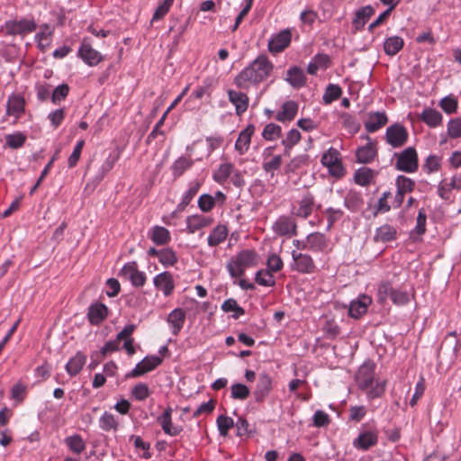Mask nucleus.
I'll return each mask as SVG.
<instances>
[{
  "label": "nucleus",
  "mask_w": 461,
  "mask_h": 461,
  "mask_svg": "<svg viewBox=\"0 0 461 461\" xmlns=\"http://www.w3.org/2000/svg\"><path fill=\"white\" fill-rule=\"evenodd\" d=\"M274 66L267 56H258L249 66L242 69L235 77V85L241 89H248L251 85L258 84L267 79Z\"/></svg>",
  "instance_id": "1"
},
{
  "label": "nucleus",
  "mask_w": 461,
  "mask_h": 461,
  "mask_svg": "<svg viewBox=\"0 0 461 461\" xmlns=\"http://www.w3.org/2000/svg\"><path fill=\"white\" fill-rule=\"evenodd\" d=\"M258 255L254 249H243L227 263L226 268L232 278L240 277L245 274L246 269L258 265Z\"/></svg>",
  "instance_id": "2"
},
{
  "label": "nucleus",
  "mask_w": 461,
  "mask_h": 461,
  "mask_svg": "<svg viewBox=\"0 0 461 461\" xmlns=\"http://www.w3.org/2000/svg\"><path fill=\"white\" fill-rule=\"evenodd\" d=\"M321 164L326 167L330 176L341 178L346 170L340 159V153L334 148H330L321 157Z\"/></svg>",
  "instance_id": "3"
},
{
  "label": "nucleus",
  "mask_w": 461,
  "mask_h": 461,
  "mask_svg": "<svg viewBox=\"0 0 461 461\" xmlns=\"http://www.w3.org/2000/svg\"><path fill=\"white\" fill-rule=\"evenodd\" d=\"M5 29L9 35L24 36L37 29V23L33 19L10 20L5 22Z\"/></svg>",
  "instance_id": "4"
},
{
  "label": "nucleus",
  "mask_w": 461,
  "mask_h": 461,
  "mask_svg": "<svg viewBox=\"0 0 461 461\" xmlns=\"http://www.w3.org/2000/svg\"><path fill=\"white\" fill-rule=\"evenodd\" d=\"M272 230L278 236L293 237L297 235V223L293 216L281 215L273 223Z\"/></svg>",
  "instance_id": "5"
},
{
  "label": "nucleus",
  "mask_w": 461,
  "mask_h": 461,
  "mask_svg": "<svg viewBox=\"0 0 461 461\" xmlns=\"http://www.w3.org/2000/svg\"><path fill=\"white\" fill-rule=\"evenodd\" d=\"M120 275L136 287H141L146 283V275L138 269V265L135 261L126 263L122 268Z\"/></svg>",
  "instance_id": "6"
},
{
  "label": "nucleus",
  "mask_w": 461,
  "mask_h": 461,
  "mask_svg": "<svg viewBox=\"0 0 461 461\" xmlns=\"http://www.w3.org/2000/svg\"><path fill=\"white\" fill-rule=\"evenodd\" d=\"M291 255L294 261L292 267L294 270L301 274H312L315 271L316 266L310 255L296 250H293Z\"/></svg>",
  "instance_id": "7"
},
{
  "label": "nucleus",
  "mask_w": 461,
  "mask_h": 461,
  "mask_svg": "<svg viewBox=\"0 0 461 461\" xmlns=\"http://www.w3.org/2000/svg\"><path fill=\"white\" fill-rule=\"evenodd\" d=\"M162 363L160 357L151 355L145 357L136 366L126 375L127 378L139 377L145 375L148 372L154 370Z\"/></svg>",
  "instance_id": "8"
},
{
  "label": "nucleus",
  "mask_w": 461,
  "mask_h": 461,
  "mask_svg": "<svg viewBox=\"0 0 461 461\" xmlns=\"http://www.w3.org/2000/svg\"><path fill=\"white\" fill-rule=\"evenodd\" d=\"M396 167L405 172H414L418 167V158L413 148H407L397 157Z\"/></svg>",
  "instance_id": "9"
},
{
  "label": "nucleus",
  "mask_w": 461,
  "mask_h": 461,
  "mask_svg": "<svg viewBox=\"0 0 461 461\" xmlns=\"http://www.w3.org/2000/svg\"><path fill=\"white\" fill-rule=\"evenodd\" d=\"M314 205V195L307 192L298 201V206H294L292 208V213L296 217L307 219L312 213Z\"/></svg>",
  "instance_id": "10"
},
{
  "label": "nucleus",
  "mask_w": 461,
  "mask_h": 461,
  "mask_svg": "<svg viewBox=\"0 0 461 461\" xmlns=\"http://www.w3.org/2000/svg\"><path fill=\"white\" fill-rule=\"evenodd\" d=\"M272 390V378L267 373H261L258 375V380L253 391V395L256 402H263Z\"/></svg>",
  "instance_id": "11"
},
{
  "label": "nucleus",
  "mask_w": 461,
  "mask_h": 461,
  "mask_svg": "<svg viewBox=\"0 0 461 461\" xmlns=\"http://www.w3.org/2000/svg\"><path fill=\"white\" fill-rule=\"evenodd\" d=\"M291 39L292 34L290 30L285 29L281 31L269 40L268 50L273 54H276L283 51L289 46Z\"/></svg>",
  "instance_id": "12"
},
{
  "label": "nucleus",
  "mask_w": 461,
  "mask_h": 461,
  "mask_svg": "<svg viewBox=\"0 0 461 461\" xmlns=\"http://www.w3.org/2000/svg\"><path fill=\"white\" fill-rule=\"evenodd\" d=\"M375 379V365L371 362L362 365L357 375L356 382L361 389H367L372 386Z\"/></svg>",
  "instance_id": "13"
},
{
  "label": "nucleus",
  "mask_w": 461,
  "mask_h": 461,
  "mask_svg": "<svg viewBox=\"0 0 461 461\" xmlns=\"http://www.w3.org/2000/svg\"><path fill=\"white\" fill-rule=\"evenodd\" d=\"M173 409L167 407L161 415L157 418L158 423L161 426L165 434L169 436H177L183 430L182 427L174 426L172 423Z\"/></svg>",
  "instance_id": "14"
},
{
  "label": "nucleus",
  "mask_w": 461,
  "mask_h": 461,
  "mask_svg": "<svg viewBox=\"0 0 461 461\" xmlns=\"http://www.w3.org/2000/svg\"><path fill=\"white\" fill-rule=\"evenodd\" d=\"M372 303V297L360 294L357 299L351 301L348 307V315L354 319H358L366 312L368 306Z\"/></svg>",
  "instance_id": "15"
},
{
  "label": "nucleus",
  "mask_w": 461,
  "mask_h": 461,
  "mask_svg": "<svg viewBox=\"0 0 461 461\" xmlns=\"http://www.w3.org/2000/svg\"><path fill=\"white\" fill-rule=\"evenodd\" d=\"M25 110V100L21 95L13 93L6 102V114L18 120Z\"/></svg>",
  "instance_id": "16"
},
{
  "label": "nucleus",
  "mask_w": 461,
  "mask_h": 461,
  "mask_svg": "<svg viewBox=\"0 0 461 461\" xmlns=\"http://www.w3.org/2000/svg\"><path fill=\"white\" fill-rule=\"evenodd\" d=\"M386 140L393 147L402 146L408 138V133L403 126L400 124H393L386 131Z\"/></svg>",
  "instance_id": "17"
},
{
  "label": "nucleus",
  "mask_w": 461,
  "mask_h": 461,
  "mask_svg": "<svg viewBox=\"0 0 461 461\" xmlns=\"http://www.w3.org/2000/svg\"><path fill=\"white\" fill-rule=\"evenodd\" d=\"M153 284L158 290L162 291L165 296L172 294L175 289L173 275L168 271L157 275L153 279Z\"/></svg>",
  "instance_id": "18"
},
{
  "label": "nucleus",
  "mask_w": 461,
  "mask_h": 461,
  "mask_svg": "<svg viewBox=\"0 0 461 461\" xmlns=\"http://www.w3.org/2000/svg\"><path fill=\"white\" fill-rule=\"evenodd\" d=\"M78 56L86 64L91 67L96 66L103 59L101 53L93 49L90 43L86 41L79 47Z\"/></svg>",
  "instance_id": "19"
},
{
  "label": "nucleus",
  "mask_w": 461,
  "mask_h": 461,
  "mask_svg": "<svg viewBox=\"0 0 461 461\" xmlns=\"http://www.w3.org/2000/svg\"><path fill=\"white\" fill-rule=\"evenodd\" d=\"M307 250L313 253L322 252L329 246L328 238L321 232H312L307 235Z\"/></svg>",
  "instance_id": "20"
},
{
  "label": "nucleus",
  "mask_w": 461,
  "mask_h": 461,
  "mask_svg": "<svg viewBox=\"0 0 461 461\" xmlns=\"http://www.w3.org/2000/svg\"><path fill=\"white\" fill-rule=\"evenodd\" d=\"M255 132V126L249 124L244 130H242L235 142V149L240 155L245 154L250 146L251 137Z\"/></svg>",
  "instance_id": "21"
},
{
  "label": "nucleus",
  "mask_w": 461,
  "mask_h": 461,
  "mask_svg": "<svg viewBox=\"0 0 461 461\" xmlns=\"http://www.w3.org/2000/svg\"><path fill=\"white\" fill-rule=\"evenodd\" d=\"M108 314V308L101 303H95L89 306L87 318L92 325H99L103 322Z\"/></svg>",
  "instance_id": "22"
},
{
  "label": "nucleus",
  "mask_w": 461,
  "mask_h": 461,
  "mask_svg": "<svg viewBox=\"0 0 461 461\" xmlns=\"http://www.w3.org/2000/svg\"><path fill=\"white\" fill-rule=\"evenodd\" d=\"M185 221L187 232L193 234L203 228L210 226L213 220L209 216L194 214L188 216Z\"/></svg>",
  "instance_id": "23"
},
{
  "label": "nucleus",
  "mask_w": 461,
  "mask_h": 461,
  "mask_svg": "<svg viewBox=\"0 0 461 461\" xmlns=\"http://www.w3.org/2000/svg\"><path fill=\"white\" fill-rule=\"evenodd\" d=\"M228 97L230 102L235 106L238 115H241L248 110L249 98L246 94L230 89L228 91Z\"/></svg>",
  "instance_id": "24"
},
{
  "label": "nucleus",
  "mask_w": 461,
  "mask_h": 461,
  "mask_svg": "<svg viewBox=\"0 0 461 461\" xmlns=\"http://www.w3.org/2000/svg\"><path fill=\"white\" fill-rule=\"evenodd\" d=\"M53 28L48 23L40 26V32L35 35V41L41 51H45L52 41Z\"/></svg>",
  "instance_id": "25"
},
{
  "label": "nucleus",
  "mask_w": 461,
  "mask_h": 461,
  "mask_svg": "<svg viewBox=\"0 0 461 461\" xmlns=\"http://www.w3.org/2000/svg\"><path fill=\"white\" fill-rule=\"evenodd\" d=\"M148 236L151 241L158 246L167 245L171 240L169 230L159 225L153 226L149 230Z\"/></svg>",
  "instance_id": "26"
},
{
  "label": "nucleus",
  "mask_w": 461,
  "mask_h": 461,
  "mask_svg": "<svg viewBox=\"0 0 461 461\" xmlns=\"http://www.w3.org/2000/svg\"><path fill=\"white\" fill-rule=\"evenodd\" d=\"M173 335L177 336L185 321V312L180 308L174 309L167 319Z\"/></svg>",
  "instance_id": "27"
},
{
  "label": "nucleus",
  "mask_w": 461,
  "mask_h": 461,
  "mask_svg": "<svg viewBox=\"0 0 461 461\" xmlns=\"http://www.w3.org/2000/svg\"><path fill=\"white\" fill-rule=\"evenodd\" d=\"M362 139L366 142L357 149V159L359 163H368L375 158L374 143L368 136L362 137Z\"/></svg>",
  "instance_id": "28"
},
{
  "label": "nucleus",
  "mask_w": 461,
  "mask_h": 461,
  "mask_svg": "<svg viewBox=\"0 0 461 461\" xmlns=\"http://www.w3.org/2000/svg\"><path fill=\"white\" fill-rule=\"evenodd\" d=\"M298 112V104L294 101H287L283 104L281 111L276 115V120L281 122L293 121Z\"/></svg>",
  "instance_id": "29"
},
{
  "label": "nucleus",
  "mask_w": 461,
  "mask_h": 461,
  "mask_svg": "<svg viewBox=\"0 0 461 461\" xmlns=\"http://www.w3.org/2000/svg\"><path fill=\"white\" fill-rule=\"evenodd\" d=\"M285 80L294 88H301L306 84L304 72L299 67H291L286 72Z\"/></svg>",
  "instance_id": "30"
},
{
  "label": "nucleus",
  "mask_w": 461,
  "mask_h": 461,
  "mask_svg": "<svg viewBox=\"0 0 461 461\" xmlns=\"http://www.w3.org/2000/svg\"><path fill=\"white\" fill-rule=\"evenodd\" d=\"M201 183L193 180L188 184V189L183 194L180 203L176 206V212H183L198 193Z\"/></svg>",
  "instance_id": "31"
},
{
  "label": "nucleus",
  "mask_w": 461,
  "mask_h": 461,
  "mask_svg": "<svg viewBox=\"0 0 461 461\" xmlns=\"http://www.w3.org/2000/svg\"><path fill=\"white\" fill-rule=\"evenodd\" d=\"M273 148L268 147L264 150L263 156L265 157L262 167L266 173L271 174L274 176L275 172L278 170L282 165V156L276 155L270 160L267 159V157L271 155Z\"/></svg>",
  "instance_id": "32"
},
{
  "label": "nucleus",
  "mask_w": 461,
  "mask_h": 461,
  "mask_svg": "<svg viewBox=\"0 0 461 461\" xmlns=\"http://www.w3.org/2000/svg\"><path fill=\"white\" fill-rule=\"evenodd\" d=\"M86 362V356L83 352L78 351L67 363V365L65 366L66 371L68 372V374L70 376H75L82 370Z\"/></svg>",
  "instance_id": "33"
},
{
  "label": "nucleus",
  "mask_w": 461,
  "mask_h": 461,
  "mask_svg": "<svg viewBox=\"0 0 461 461\" xmlns=\"http://www.w3.org/2000/svg\"><path fill=\"white\" fill-rule=\"evenodd\" d=\"M235 166L230 162L221 163L218 168L212 174V179L220 184L223 185L230 177L234 172Z\"/></svg>",
  "instance_id": "34"
},
{
  "label": "nucleus",
  "mask_w": 461,
  "mask_h": 461,
  "mask_svg": "<svg viewBox=\"0 0 461 461\" xmlns=\"http://www.w3.org/2000/svg\"><path fill=\"white\" fill-rule=\"evenodd\" d=\"M228 235V229L225 225H217L210 233L207 239L210 247H216L223 242Z\"/></svg>",
  "instance_id": "35"
},
{
  "label": "nucleus",
  "mask_w": 461,
  "mask_h": 461,
  "mask_svg": "<svg viewBox=\"0 0 461 461\" xmlns=\"http://www.w3.org/2000/svg\"><path fill=\"white\" fill-rule=\"evenodd\" d=\"M301 132L296 129L290 130L285 138L282 140V145L285 147L284 156L290 157L292 148L301 140Z\"/></svg>",
  "instance_id": "36"
},
{
  "label": "nucleus",
  "mask_w": 461,
  "mask_h": 461,
  "mask_svg": "<svg viewBox=\"0 0 461 461\" xmlns=\"http://www.w3.org/2000/svg\"><path fill=\"white\" fill-rule=\"evenodd\" d=\"M374 177V171L366 167L358 168L354 175L355 182L362 186L368 185L373 181Z\"/></svg>",
  "instance_id": "37"
},
{
  "label": "nucleus",
  "mask_w": 461,
  "mask_h": 461,
  "mask_svg": "<svg viewBox=\"0 0 461 461\" xmlns=\"http://www.w3.org/2000/svg\"><path fill=\"white\" fill-rule=\"evenodd\" d=\"M64 442L70 451L77 455L81 454L86 448V443L78 434L67 437Z\"/></svg>",
  "instance_id": "38"
},
{
  "label": "nucleus",
  "mask_w": 461,
  "mask_h": 461,
  "mask_svg": "<svg viewBox=\"0 0 461 461\" xmlns=\"http://www.w3.org/2000/svg\"><path fill=\"white\" fill-rule=\"evenodd\" d=\"M194 162L186 157H180L172 165V173L175 177L181 176L187 169L193 166Z\"/></svg>",
  "instance_id": "39"
},
{
  "label": "nucleus",
  "mask_w": 461,
  "mask_h": 461,
  "mask_svg": "<svg viewBox=\"0 0 461 461\" xmlns=\"http://www.w3.org/2000/svg\"><path fill=\"white\" fill-rule=\"evenodd\" d=\"M373 12L374 10L371 5H367L357 10L356 13V16L353 20V24L356 27V29L362 28L366 24L367 20L371 17Z\"/></svg>",
  "instance_id": "40"
},
{
  "label": "nucleus",
  "mask_w": 461,
  "mask_h": 461,
  "mask_svg": "<svg viewBox=\"0 0 461 461\" xmlns=\"http://www.w3.org/2000/svg\"><path fill=\"white\" fill-rule=\"evenodd\" d=\"M375 444V434L372 432H365L360 434L353 442L357 449L366 450Z\"/></svg>",
  "instance_id": "41"
},
{
  "label": "nucleus",
  "mask_w": 461,
  "mask_h": 461,
  "mask_svg": "<svg viewBox=\"0 0 461 461\" xmlns=\"http://www.w3.org/2000/svg\"><path fill=\"white\" fill-rule=\"evenodd\" d=\"M402 47L403 40L398 36L388 38L384 44V52L389 56L395 55Z\"/></svg>",
  "instance_id": "42"
},
{
  "label": "nucleus",
  "mask_w": 461,
  "mask_h": 461,
  "mask_svg": "<svg viewBox=\"0 0 461 461\" xmlns=\"http://www.w3.org/2000/svg\"><path fill=\"white\" fill-rule=\"evenodd\" d=\"M342 95V89L339 85L330 84L325 89L322 100L325 104H330L339 99Z\"/></svg>",
  "instance_id": "43"
},
{
  "label": "nucleus",
  "mask_w": 461,
  "mask_h": 461,
  "mask_svg": "<svg viewBox=\"0 0 461 461\" xmlns=\"http://www.w3.org/2000/svg\"><path fill=\"white\" fill-rule=\"evenodd\" d=\"M99 427L104 431L116 430L118 422L113 414L104 411L99 419Z\"/></svg>",
  "instance_id": "44"
},
{
  "label": "nucleus",
  "mask_w": 461,
  "mask_h": 461,
  "mask_svg": "<svg viewBox=\"0 0 461 461\" xmlns=\"http://www.w3.org/2000/svg\"><path fill=\"white\" fill-rule=\"evenodd\" d=\"M221 310L225 312H233L232 318L237 320L245 313V311L240 307L235 299L230 298L223 302Z\"/></svg>",
  "instance_id": "45"
},
{
  "label": "nucleus",
  "mask_w": 461,
  "mask_h": 461,
  "mask_svg": "<svg viewBox=\"0 0 461 461\" xmlns=\"http://www.w3.org/2000/svg\"><path fill=\"white\" fill-rule=\"evenodd\" d=\"M159 262L166 267L174 266L177 262L176 252L171 248L160 249Z\"/></svg>",
  "instance_id": "46"
},
{
  "label": "nucleus",
  "mask_w": 461,
  "mask_h": 461,
  "mask_svg": "<svg viewBox=\"0 0 461 461\" xmlns=\"http://www.w3.org/2000/svg\"><path fill=\"white\" fill-rule=\"evenodd\" d=\"M255 281L262 286H274L276 280L273 274L269 270L261 269L256 273Z\"/></svg>",
  "instance_id": "47"
},
{
  "label": "nucleus",
  "mask_w": 461,
  "mask_h": 461,
  "mask_svg": "<svg viewBox=\"0 0 461 461\" xmlns=\"http://www.w3.org/2000/svg\"><path fill=\"white\" fill-rule=\"evenodd\" d=\"M282 129L276 123H268L265 126L262 131V137L266 140H275L281 136Z\"/></svg>",
  "instance_id": "48"
},
{
  "label": "nucleus",
  "mask_w": 461,
  "mask_h": 461,
  "mask_svg": "<svg viewBox=\"0 0 461 461\" xmlns=\"http://www.w3.org/2000/svg\"><path fill=\"white\" fill-rule=\"evenodd\" d=\"M26 136L22 132H15L5 136V145L11 149H19L23 146Z\"/></svg>",
  "instance_id": "49"
},
{
  "label": "nucleus",
  "mask_w": 461,
  "mask_h": 461,
  "mask_svg": "<svg viewBox=\"0 0 461 461\" xmlns=\"http://www.w3.org/2000/svg\"><path fill=\"white\" fill-rule=\"evenodd\" d=\"M422 120L429 126L435 127L442 121V115L434 109H426L421 115Z\"/></svg>",
  "instance_id": "50"
},
{
  "label": "nucleus",
  "mask_w": 461,
  "mask_h": 461,
  "mask_svg": "<svg viewBox=\"0 0 461 461\" xmlns=\"http://www.w3.org/2000/svg\"><path fill=\"white\" fill-rule=\"evenodd\" d=\"M396 230L389 225H384L376 230V240L383 242L395 240Z\"/></svg>",
  "instance_id": "51"
},
{
  "label": "nucleus",
  "mask_w": 461,
  "mask_h": 461,
  "mask_svg": "<svg viewBox=\"0 0 461 461\" xmlns=\"http://www.w3.org/2000/svg\"><path fill=\"white\" fill-rule=\"evenodd\" d=\"M339 119L342 125L347 128L349 132L356 133L359 130L360 124L351 114L348 113H342L339 116Z\"/></svg>",
  "instance_id": "52"
},
{
  "label": "nucleus",
  "mask_w": 461,
  "mask_h": 461,
  "mask_svg": "<svg viewBox=\"0 0 461 461\" xmlns=\"http://www.w3.org/2000/svg\"><path fill=\"white\" fill-rule=\"evenodd\" d=\"M216 422L220 435L224 437L227 436L230 429L234 426L233 420L230 417L225 415H220L217 418Z\"/></svg>",
  "instance_id": "53"
},
{
  "label": "nucleus",
  "mask_w": 461,
  "mask_h": 461,
  "mask_svg": "<svg viewBox=\"0 0 461 461\" xmlns=\"http://www.w3.org/2000/svg\"><path fill=\"white\" fill-rule=\"evenodd\" d=\"M69 93V86L68 84H61L58 86L51 94V102L54 104H59L65 100Z\"/></svg>",
  "instance_id": "54"
},
{
  "label": "nucleus",
  "mask_w": 461,
  "mask_h": 461,
  "mask_svg": "<svg viewBox=\"0 0 461 461\" xmlns=\"http://www.w3.org/2000/svg\"><path fill=\"white\" fill-rule=\"evenodd\" d=\"M197 203L198 208L203 212H211L216 204L215 198H212V195L209 194L200 195Z\"/></svg>",
  "instance_id": "55"
},
{
  "label": "nucleus",
  "mask_w": 461,
  "mask_h": 461,
  "mask_svg": "<svg viewBox=\"0 0 461 461\" xmlns=\"http://www.w3.org/2000/svg\"><path fill=\"white\" fill-rule=\"evenodd\" d=\"M131 394L137 401L141 402L149 396L150 391L146 384L139 383L131 389Z\"/></svg>",
  "instance_id": "56"
},
{
  "label": "nucleus",
  "mask_w": 461,
  "mask_h": 461,
  "mask_svg": "<svg viewBox=\"0 0 461 461\" xmlns=\"http://www.w3.org/2000/svg\"><path fill=\"white\" fill-rule=\"evenodd\" d=\"M231 397L237 400H245L249 395V389L243 384H234L231 385Z\"/></svg>",
  "instance_id": "57"
},
{
  "label": "nucleus",
  "mask_w": 461,
  "mask_h": 461,
  "mask_svg": "<svg viewBox=\"0 0 461 461\" xmlns=\"http://www.w3.org/2000/svg\"><path fill=\"white\" fill-rule=\"evenodd\" d=\"M173 3L174 0H164L161 4H159L153 14L151 21L155 22L162 19L169 12Z\"/></svg>",
  "instance_id": "58"
},
{
  "label": "nucleus",
  "mask_w": 461,
  "mask_h": 461,
  "mask_svg": "<svg viewBox=\"0 0 461 461\" xmlns=\"http://www.w3.org/2000/svg\"><path fill=\"white\" fill-rule=\"evenodd\" d=\"M283 266L284 264L281 258L276 254H272L267 258V268L265 270H269V273L272 274L280 271Z\"/></svg>",
  "instance_id": "59"
},
{
  "label": "nucleus",
  "mask_w": 461,
  "mask_h": 461,
  "mask_svg": "<svg viewBox=\"0 0 461 461\" xmlns=\"http://www.w3.org/2000/svg\"><path fill=\"white\" fill-rule=\"evenodd\" d=\"M412 294L402 292V291H395L392 289L391 292V300L395 305H404L408 303L411 300Z\"/></svg>",
  "instance_id": "60"
},
{
  "label": "nucleus",
  "mask_w": 461,
  "mask_h": 461,
  "mask_svg": "<svg viewBox=\"0 0 461 461\" xmlns=\"http://www.w3.org/2000/svg\"><path fill=\"white\" fill-rule=\"evenodd\" d=\"M83 147H84V140H80L76 144L71 155L69 156V158L68 159V166L69 168H72L77 165V161L80 158Z\"/></svg>",
  "instance_id": "61"
},
{
  "label": "nucleus",
  "mask_w": 461,
  "mask_h": 461,
  "mask_svg": "<svg viewBox=\"0 0 461 461\" xmlns=\"http://www.w3.org/2000/svg\"><path fill=\"white\" fill-rule=\"evenodd\" d=\"M397 190L401 193L406 194L407 192H411L413 189L414 182L410 178H407L403 176H398L396 179Z\"/></svg>",
  "instance_id": "62"
},
{
  "label": "nucleus",
  "mask_w": 461,
  "mask_h": 461,
  "mask_svg": "<svg viewBox=\"0 0 461 461\" xmlns=\"http://www.w3.org/2000/svg\"><path fill=\"white\" fill-rule=\"evenodd\" d=\"M64 118H65V109L64 108H60V109L52 111L48 115V119L50 121V123L54 128H58L62 123Z\"/></svg>",
  "instance_id": "63"
},
{
  "label": "nucleus",
  "mask_w": 461,
  "mask_h": 461,
  "mask_svg": "<svg viewBox=\"0 0 461 461\" xmlns=\"http://www.w3.org/2000/svg\"><path fill=\"white\" fill-rule=\"evenodd\" d=\"M447 131H448V135L451 138L461 137V119L456 118V119L451 120L448 122Z\"/></svg>",
  "instance_id": "64"
}]
</instances>
